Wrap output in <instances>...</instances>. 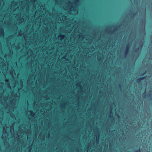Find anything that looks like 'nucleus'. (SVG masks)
<instances>
[{"mask_svg": "<svg viewBox=\"0 0 152 152\" xmlns=\"http://www.w3.org/2000/svg\"><path fill=\"white\" fill-rule=\"evenodd\" d=\"M145 74V73H143L142 75V76H143Z\"/></svg>", "mask_w": 152, "mask_h": 152, "instance_id": "8", "label": "nucleus"}, {"mask_svg": "<svg viewBox=\"0 0 152 152\" xmlns=\"http://www.w3.org/2000/svg\"><path fill=\"white\" fill-rule=\"evenodd\" d=\"M110 112L111 113L112 112V110H111V111H110Z\"/></svg>", "mask_w": 152, "mask_h": 152, "instance_id": "9", "label": "nucleus"}, {"mask_svg": "<svg viewBox=\"0 0 152 152\" xmlns=\"http://www.w3.org/2000/svg\"><path fill=\"white\" fill-rule=\"evenodd\" d=\"M144 95L145 96V95H146V94L145 93V92L144 93L142 94V95Z\"/></svg>", "mask_w": 152, "mask_h": 152, "instance_id": "6", "label": "nucleus"}, {"mask_svg": "<svg viewBox=\"0 0 152 152\" xmlns=\"http://www.w3.org/2000/svg\"><path fill=\"white\" fill-rule=\"evenodd\" d=\"M2 33V32H1V34Z\"/></svg>", "mask_w": 152, "mask_h": 152, "instance_id": "10", "label": "nucleus"}, {"mask_svg": "<svg viewBox=\"0 0 152 152\" xmlns=\"http://www.w3.org/2000/svg\"><path fill=\"white\" fill-rule=\"evenodd\" d=\"M146 77L145 76L140 77L137 79L136 82L137 83H139L141 80L144 79Z\"/></svg>", "mask_w": 152, "mask_h": 152, "instance_id": "2", "label": "nucleus"}, {"mask_svg": "<svg viewBox=\"0 0 152 152\" xmlns=\"http://www.w3.org/2000/svg\"><path fill=\"white\" fill-rule=\"evenodd\" d=\"M139 49V48H137L135 50V51H137Z\"/></svg>", "mask_w": 152, "mask_h": 152, "instance_id": "5", "label": "nucleus"}, {"mask_svg": "<svg viewBox=\"0 0 152 152\" xmlns=\"http://www.w3.org/2000/svg\"><path fill=\"white\" fill-rule=\"evenodd\" d=\"M29 112L32 115H34V113L32 111H30Z\"/></svg>", "mask_w": 152, "mask_h": 152, "instance_id": "3", "label": "nucleus"}, {"mask_svg": "<svg viewBox=\"0 0 152 152\" xmlns=\"http://www.w3.org/2000/svg\"><path fill=\"white\" fill-rule=\"evenodd\" d=\"M134 152H141L140 149H139L138 150Z\"/></svg>", "mask_w": 152, "mask_h": 152, "instance_id": "4", "label": "nucleus"}, {"mask_svg": "<svg viewBox=\"0 0 152 152\" xmlns=\"http://www.w3.org/2000/svg\"><path fill=\"white\" fill-rule=\"evenodd\" d=\"M129 45L128 44L126 45L125 49V54L126 55L129 52Z\"/></svg>", "mask_w": 152, "mask_h": 152, "instance_id": "1", "label": "nucleus"}, {"mask_svg": "<svg viewBox=\"0 0 152 152\" xmlns=\"http://www.w3.org/2000/svg\"><path fill=\"white\" fill-rule=\"evenodd\" d=\"M114 28H115V29H116V28H118L116 26Z\"/></svg>", "mask_w": 152, "mask_h": 152, "instance_id": "7", "label": "nucleus"}]
</instances>
